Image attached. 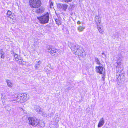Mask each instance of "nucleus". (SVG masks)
I'll return each instance as SVG.
<instances>
[{"instance_id": "f257e3e1", "label": "nucleus", "mask_w": 128, "mask_h": 128, "mask_svg": "<svg viewBox=\"0 0 128 128\" xmlns=\"http://www.w3.org/2000/svg\"><path fill=\"white\" fill-rule=\"evenodd\" d=\"M69 45L72 51L76 55L81 56H86V53L81 46L71 43H69Z\"/></svg>"}, {"instance_id": "f03ea898", "label": "nucleus", "mask_w": 128, "mask_h": 128, "mask_svg": "<svg viewBox=\"0 0 128 128\" xmlns=\"http://www.w3.org/2000/svg\"><path fill=\"white\" fill-rule=\"evenodd\" d=\"M47 48L48 52L53 56H56L58 55V53L60 54L62 53L60 50L54 48H52L50 46H48Z\"/></svg>"}, {"instance_id": "7ed1b4c3", "label": "nucleus", "mask_w": 128, "mask_h": 128, "mask_svg": "<svg viewBox=\"0 0 128 128\" xmlns=\"http://www.w3.org/2000/svg\"><path fill=\"white\" fill-rule=\"evenodd\" d=\"M29 4L30 6L33 8H38L42 5L41 2L40 0H30Z\"/></svg>"}, {"instance_id": "20e7f679", "label": "nucleus", "mask_w": 128, "mask_h": 128, "mask_svg": "<svg viewBox=\"0 0 128 128\" xmlns=\"http://www.w3.org/2000/svg\"><path fill=\"white\" fill-rule=\"evenodd\" d=\"M27 95L26 94H16V97L18 98L20 102V103H23L26 102L28 100Z\"/></svg>"}, {"instance_id": "39448f33", "label": "nucleus", "mask_w": 128, "mask_h": 128, "mask_svg": "<svg viewBox=\"0 0 128 128\" xmlns=\"http://www.w3.org/2000/svg\"><path fill=\"white\" fill-rule=\"evenodd\" d=\"M38 19L39 20L41 24H43L47 23L49 20V15L47 13L42 16L37 17Z\"/></svg>"}, {"instance_id": "423d86ee", "label": "nucleus", "mask_w": 128, "mask_h": 128, "mask_svg": "<svg viewBox=\"0 0 128 128\" xmlns=\"http://www.w3.org/2000/svg\"><path fill=\"white\" fill-rule=\"evenodd\" d=\"M96 71L98 73H99L100 74H103V71H104L105 70H104V68L103 67L102 65L100 66H96Z\"/></svg>"}, {"instance_id": "0eeeda50", "label": "nucleus", "mask_w": 128, "mask_h": 128, "mask_svg": "<svg viewBox=\"0 0 128 128\" xmlns=\"http://www.w3.org/2000/svg\"><path fill=\"white\" fill-rule=\"evenodd\" d=\"M124 77V75L120 74L119 70L117 72L116 74V77L117 79L118 83V84H119L120 83V81L119 80H120L122 78H123Z\"/></svg>"}, {"instance_id": "6e6552de", "label": "nucleus", "mask_w": 128, "mask_h": 128, "mask_svg": "<svg viewBox=\"0 0 128 128\" xmlns=\"http://www.w3.org/2000/svg\"><path fill=\"white\" fill-rule=\"evenodd\" d=\"M60 120V118L58 116H56L54 119V122L52 123L56 128L58 127L59 126L58 123Z\"/></svg>"}, {"instance_id": "1a4fd4ad", "label": "nucleus", "mask_w": 128, "mask_h": 128, "mask_svg": "<svg viewBox=\"0 0 128 128\" xmlns=\"http://www.w3.org/2000/svg\"><path fill=\"white\" fill-rule=\"evenodd\" d=\"M34 109L36 112L39 114H41L43 112V110L38 106H35Z\"/></svg>"}, {"instance_id": "9d476101", "label": "nucleus", "mask_w": 128, "mask_h": 128, "mask_svg": "<svg viewBox=\"0 0 128 128\" xmlns=\"http://www.w3.org/2000/svg\"><path fill=\"white\" fill-rule=\"evenodd\" d=\"M105 123L104 119L103 118H102L100 119L98 125V127L99 128L100 127L103 126Z\"/></svg>"}, {"instance_id": "9b49d317", "label": "nucleus", "mask_w": 128, "mask_h": 128, "mask_svg": "<svg viewBox=\"0 0 128 128\" xmlns=\"http://www.w3.org/2000/svg\"><path fill=\"white\" fill-rule=\"evenodd\" d=\"M19 99L17 97H16V94L14 96V97L13 98V99L12 98L9 101H12V102L14 104H16L17 102L19 103L20 102L19 101Z\"/></svg>"}, {"instance_id": "f8f14e48", "label": "nucleus", "mask_w": 128, "mask_h": 128, "mask_svg": "<svg viewBox=\"0 0 128 128\" xmlns=\"http://www.w3.org/2000/svg\"><path fill=\"white\" fill-rule=\"evenodd\" d=\"M38 125H37L38 127V128H43L44 126V122L42 121L39 120L38 121Z\"/></svg>"}, {"instance_id": "ddd939ff", "label": "nucleus", "mask_w": 128, "mask_h": 128, "mask_svg": "<svg viewBox=\"0 0 128 128\" xmlns=\"http://www.w3.org/2000/svg\"><path fill=\"white\" fill-rule=\"evenodd\" d=\"M34 119V118L31 117H30L28 118L29 124L30 125L34 126V122L35 121Z\"/></svg>"}, {"instance_id": "4468645a", "label": "nucleus", "mask_w": 128, "mask_h": 128, "mask_svg": "<svg viewBox=\"0 0 128 128\" xmlns=\"http://www.w3.org/2000/svg\"><path fill=\"white\" fill-rule=\"evenodd\" d=\"M121 64V63L120 62H117L116 63L115 65L116 66V70L117 71H118L119 70H122L120 67Z\"/></svg>"}, {"instance_id": "2eb2a0df", "label": "nucleus", "mask_w": 128, "mask_h": 128, "mask_svg": "<svg viewBox=\"0 0 128 128\" xmlns=\"http://www.w3.org/2000/svg\"><path fill=\"white\" fill-rule=\"evenodd\" d=\"M44 8L41 7L39 9H37L36 11V12L37 14L42 13L44 12Z\"/></svg>"}, {"instance_id": "dca6fc26", "label": "nucleus", "mask_w": 128, "mask_h": 128, "mask_svg": "<svg viewBox=\"0 0 128 128\" xmlns=\"http://www.w3.org/2000/svg\"><path fill=\"white\" fill-rule=\"evenodd\" d=\"M95 20L97 25H98V23L100 24L101 22V18L98 16H96Z\"/></svg>"}, {"instance_id": "f3484780", "label": "nucleus", "mask_w": 128, "mask_h": 128, "mask_svg": "<svg viewBox=\"0 0 128 128\" xmlns=\"http://www.w3.org/2000/svg\"><path fill=\"white\" fill-rule=\"evenodd\" d=\"M5 52L3 50H0V55L1 58L4 59L5 58Z\"/></svg>"}, {"instance_id": "a211bd4d", "label": "nucleus", "mask_w": 128, "mask_h": 128, "mask_svg": "<svg viewBox=\"0 0 128 128\" xmlns=\"http://www.w3.org/2000/svg\"><path fill=\"white\" fill-rule=\"evenodd\" d=\"M62 10L64 11H66L68 6V5L64 4H62Z\"/></svg>"}, {"instance_id": "6ab92c4d", "label": "nucleus", "mask_w": 128, "mask_h": 128, "mask_svg": "<svg viewBox=\"0 0 128 128\" xmlns=\"http://www.w3.org/2000/svg\"><path fill=\"white\" fill-rule=\"evenodd\" d=\"M6 82L8 86L10 88L12 87V85H13V84L9 80H6Z\"/></svg>"}, {"instance_id": "aec40b11", "label": "nucleus", "mask_w": 128, "mask_h": 128, "mask_svg": "<svg viewBox=\"0 0 128 128\" xmlns=\"http://www.w3.org/2000/svg\"><path fill=\"white\" fill-rule=\"evenodd\" d=\"M122 56L120 54H118L116 56V59L118 60H122Z\"/></svg>"}, {"instance_id": "412c9836", "label": "nucleus", "mask_w": 128, "mask_h": 128, "mask_svg": "<svg viewBox=\"0 0 128 128\" xmlns=\"http://www.w3.org/2000/svg\"><path fill=\"white\" fill-rule=\"evenodd\" d=\"M16 61L18 63L20 64H22L23 62V60L22 58L20 56L19 57L17 60Z\"/></svg>"}, {"instance_id": "4be33fe9", "label": "nucleus", "mask_w": 128, "mask_h": 128, "mask_svg": "<svg viewBox=\"0 0 128 128\" xmlns=\"http://www.w3.org/2000/svg\"><path fill=\"white\" fill-rule=\"evenodd\" d=\"M98 29V30L99 32L101 34H103V31L101 28V27L100 26H99L98 25L97 26Z\"/></svg>"}, {"instance_id": "5701e85b", "label": "nucleus", "mask_w": 128, "mask_h": 128, "mask_svg": "<svg viewBox=\"0 0 128 128\" xmlns=\"http://www.w3.org/2000/svg\"><path fill=\"white\" fill-rule=\"evenodd\" d=\"M39 120L37 119L36 118H34V120H35V121L34 122V126H37V125H38V121Z\"/></svg>"}, {"instance_id": "b1692460", "label": "nucleus", "mask_w": 128, "mask_h": 128, "mask_svg": "<svg viewBox=\"0 0 128 128\" xmlns=\"http://www.w3.org/2000/svg\"><path fill=\"white\" fill-rule=\"evenodd\" d=\"M41 64L40 61H39L37 62V64L35 66V68L36 69H37L38 68L40 65Z\"/></svg>"}, {"instance_id": "393cba45", "label": "nucleus", "mask_w": 128, "mask_h": 128, "mask_svg": "<svg viewBox=\"0 0 128 128\" xmlns=\"http://www.w3.org/2000/svg\"><path fill=\"white\" fill-rule=\"evenodd\" d=\"M95 61L96 63L97 64L99 65V66L101 65H102L101 64L100 62L98 60V58H95Z\"/></svg>"}, {"instance_id": "a878e982", "label": "nucleus", "mask_w": 128, "mask_h": 128, "mask_svg": "<svg viewBox=\"0 0 128 128\" xmlns=\"http://www.w3.org/2000/svg\"><path fill=\"white\" fill-rule=\"evenodd\" d=\"M84 27L82 26H79L78 28V30L80 32L82 31L84 29Z\"/></svg>"}, {"instance_id": "bb28decb", "label": "nucleus", "mask_w": 128, "mask_h": 128, "mask_svg": "<svg viewBox=\"0 0 128 128\" xmlns=\"http://www.w3.org/2000/svg\"><path fill=\"white\" fill-rule=\"evenodd\" d=\"M55 21L56 24L58 26L60 25L61 24V22L58 19H56L55 20Z\"/></svg>"}, {"instance_id": "cd10ccee", "label": "nucleus", "mask_w": 128, "mask_h": 128, "mask_svg": "<svg viewBox=\"0 0 128 128\" xmlns=\"http://www.w3.org/2000/svg\"><path fill=\"white\" fill-rule=\"evenodd\" d=\"M15 16L14 14H12L10 16H9L8 17L10 18L12 20H14L15 18Z\"/></svg>"}, {"instance_id": "c85d7f7f", "label": "nucleus", "mask_w": 128, "mask_h": 128, "mask_svg": "<svg viewBox=\"0 0 128 128\" xmlns=\"http://www.w3.org/2000/svg\"><path fill=\"white\" fill-rule=\"evenodd\" d=\"M44 70L47 73V74H50L51 73V71L46 67L44 68Z\"/></svg>"}, {"instance_id": "c756f323", "label": "nucleus", "mask_w": 128, "mask_h": 128, "mask_svg": "<svg viewBox=\"0 0 128 128\" xmlns=\"http://www.w3.org/2000/svg\"><path fill=\"white\" fill-rule=\"evenodd\" d=\"M14 56L16 61L18 59V58L20 57V55H18V54H15L14 55Z\"/></svg>"}, {"instance_id": "7c9ffc66", "label": "nucleus", "mask_w": 128, "mask_h": 128, "mask_svg": "<svg viewBox=\"0 0 128 128\" xmlns=\"http://www.w3.org/2000/svg\"><path fill=\"white\" fill-rule=\"evenodd\" d=\"M6 110L8 111H10L11 109V108L8 106H7L5 107Z\"/></svg>"}, {"instance_id": "2f4dec72", "label": "nucleus", "mask_w": 128, "mask_h": 128, "mask_svg": "<svg viewBox=\"0 0 128 128\" xmlns=\"http://www.w3.org/2000/svg\"><path fill=\"white\" fill-rule=\"evenodd\" d=\"M74 8V7L73 6L70 5V6L69 8L68 9V10L69 11H72L73 10Z\"/></svg>"}, {"instance_id": "473e14b6", "label": "nucleus", "mask_w": 128, "mask_h": 128, "mask_svg": "<svg viewBox=\"0 0 128 128\" xmlns=\"http://www.w3.org/2000/svg\"><path fill=\"white\" fill-rule=\"evenodd\" d=\"M62 2H65L66 3H68L69 2H72V0H62Z\"/></svg>"}, {"instance_id": "72a5a7b5", "label": "nucleus", "mask_w": 128, "mask_h": 128, "mask_svg": "<svg viewBox=\"0 0 128 128\" xmlns=\"http://www.w3.org/2000/svg\"><path fill=\"white\" fill-rule=\"evenodd\" d=\"M12 12L10 11H8V12L7 14V16L8 17L10 16L12 14Z\"/></svg>"}, {"instance_id": "f704fd0d", "label": "nucleus", "mask_w": 128, "mask_h": 128, "mask_svg": "<svg viewBox=\"0 0 128 128\" xmlns=\"http://www.w3.org/2000/svg\"><path fill=\"white\" fill-rule=\"evenodd\" d=\"M102 55L101 56L102 57V58H105L106 57V56L104 52H103L102 53Z\"/></svg>"}, {"instance_id": "c9c22d12", "label": "nucleus", "mask_w": 128, "mask_h": 128, "mask_svg": "<svg viewBox=\"0 0 128 128\" xmlns=\"http://www.w3.org/2000/svg\"><path fill=\"white\" fill-rule=\"evenodd\" d=\"M6 95L5 93H2L1 94V98L2 99V98H4V97L6 96Z\"/></svg>"}, {"instance_id": "e433bc0d", "label": "nucleus", "mask_w": 128, "mask_h": 128, "mask_svg": "<svg viewBox=\"0 0 128 128\" xmlns=\"http://www.w3.org/2000/svg\"><path fill=\"white\" fill-rule=\"evenodd\" d=\"M120 72V74H122L124 75V71L122 70H119Z\"/></svg>"}, {"instance_id": "4c0bfd02", "label": "nucleus", "mask_w": 128, "mask_h": 128, "mask_svg": "<svg viewBox=\"0 0 128 128\" xmlns=\"http://www.w3.org/2000/svg\"><path fill=\"white\" fill-rule=\"evenodd\" d=\"M7 97L6 96L4 97V98H2V102H3V101L4 100H7Z\"/></svg>"}, {"instance_id": "58836bf2", "label": "nucleus", "mask_w": 128, "mask_h": 128, "mask_svg": "<svg viewBox=\"0 0 128 128\" xmlns=\"http://www.w3.org/2000/svg\"><path fill=\"white\" fill-rule=\"evenodd\" d=\"M62 4H60L58 6V7L62 9V7L61 6Z\"/></svg>"}, {"instance_id": "ea45409f", "label": "nucleus", "mask_w": 128, "mask_h": 128, "mask_svg": "<svg viewBox=\"0 0 128 128\" xmlns=\"http://www.w3.org/2000/svg\"><path fill=\"white\" fill-rule=\"evenodd\" d=\"M105 76L104 75H103L102 78V80H103V81H104L105 80Z\"/></svg>"}, {"instance_id": "a19ab883", "label": "nucleus", "mask_w": 128, "mask_h": 128, "mask_svg": "<svg viewBox=\"0 0 128 128\" xmlns=\"http://www.w3.org/2000/svg\"><path fill=\"white\" fill-rule=\"evenodd\" d=\"M66 90L68 91L70 90H71V88H66Z\"/></svg>"}, {"instance_id": "79ce46f5", "label": "nucleus", "mask_w": 128, "mask_h": 128, "mask_svg": "<svg viewBox=\"0 0 128 128\" xmlns=\"http://www.w3.org/2000/svg\"><path fill=\"white\" fill-rule=\"evenodd\" d=\"M81 23V22H80L79 21H78V22H77V24H80Z\"/></svg>"}, {"instance_id": "37998d69", "label": "nucleus", "mask_w": 128, "mask_h": 128, "mask_svg": "<svg viewBox=\"0 0 128 128\" xmlns=\"http://www.w3.org/2000/svg\"><path fill=\"white\" fill-rule=\"evenodd\" d=\"M53 115H54V114L53 113H52L51 114H50V116L51 117L52 116H53Z\"/></svg>"}, {"instance_id": "c03bdc74", "label": "nucleus", "mask_w": 128, "mask_h": 128, "mask_svg": "<svg viewBox=\"0 0 128 128\" xmlns=\"http://www.w3.org/2000/svg\"><path fill=\"white\" fill-rule=\"evenodd\" d=\"M11 53L12 54H14V55L15 54L14 53V52L13 51H12L11 52Z\"/></svg>"}, {"instance_id": "a18cd8bd", "label": "nucleus", "mask_w": 128, "mask_h": 128, "mask_svg": "<svg viewBox=\"0 0 128 128\" xmlns=\"http://www.w3.org/2000/svg\"><path fill=\"white\" fill-rule=\"evenodd\" d=\"M52 70H53V68H52Z\"/></svg>"}]
</instances>
